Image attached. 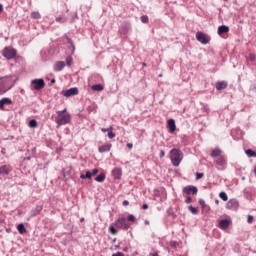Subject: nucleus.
<instances>
[{
    "label": "nucleus",
    "instance_id": "nucleus-43",
    "mask_svg": "<svg viewBox=\"0 0 256 256\" xmlns=\"http://www.w3.org/2000/svg\"><path fill=\"white\" fill-rule=\"evenodd\" d=\"M128 221H135V216L129 215L128 216Z\"/></svg>",
    "mask_w": 256,
    "mask_h": 256
},
{
    "label": "nucleus",
    "instance_id": "nucleus-31",
    "mask_svg": "<svg viewBox=\"0 0 256 256\" xmlns=\"http://www.w3.org/2000/svg\"><path fill=\"white\" fill-rule=\"evenodd\" d=\"M109 232L112 234V235H115L117 233V229H115V226L111 225L109 227Z\"/></svg>",
    "mask_w": 256,
    "mask_h": 256
},
{
    "label": "nucleus",
    "instance_id": "nucleus-9",
    "mask_svg": "<svg viewBox=\"0 0 256 256\" xmlns=\"http://www.w3.org/2000/svg\"><path fill=\"white\" fill-rule=\"evenodd\" d=\"M183 191H184V193H186V195H191V193H192V195H197L198 189H197V187L190 185V186L184 187Z\"/></svg>",
    "mask_w": 256,
    "mask_h": 256
},
{
    "label": "nucleus",
    "instance_id": "nucleus-59",
    "mask_svg": "<svg viewBox=\"0 0 256 256\" xmlns=\"http://www.w3.org/2000/svg\"><path fill=\"white\" fill-rule=\"evenodd\" d=\"M115 249H119V246H115Z\"/></svg>",
    "mask_w": 256,
    "mask_h": 256
},
{
    "label": "nucleus",
    "instance_id": "nucleus-38",
    "mask_svg": "<svg viewBox=\"0 0 256 256\" xmlns=\"http://www.w3.org/2000/svg\"><path fill=\"white\" fill-rule=\"evenodd\" d=\"M57 113H62V115H69V113H67V108L61 111H57Z\"/></svg>",
    "mask_w": 256,
    "mask_h": 256
},
{
    "label": "nucleus",
    "instance_id": "nucleus-3",
    "mask_svg": "<svg viewBox=\"0 0 256 256\" xmlns=\"http://www.w3.org/2000/svg\"><path fill=\"white\" fill-rule=\"evenodd\" d=\"M8 81H9V77L7 76L0 78V95L7 93V91L11 89V87L7 88Z\"/></svg>",
    "mask_w": 256,
    "mask_h": 256
},
{
    "label": "nucleus",
    "instance_id": "nucleus-57",
    "mask_svg": "<svg viewBox=\"0 0 256 256\" xmlns=\"http://www.w3.org/2000/svg\"><path fill=\"white\" fill-rule=\"evenodd\" d=\"M152 256H159L157 253H155V254H152Z\"/></svg>",
    "mask_w": 256,
    "mask_h": 256
},
{
    "label": "nucleus",
    "instance_id": "nucleus-51",
    "mask_svg": "<svg viewBox=\"0 0 256 256\" xmlns=\"http://www.w3.org/2000/svg\"><path fill=\"white\" fill-rule=\"evenodd\" d=\"M116 256H125L122 252L116 253Z\"/></svg>",
    "mask_w": 256,
    "mask_h": 256
},
{
    "label": "nucleus",
    "instance_id": "nucleus-21",
    "mask_svg": "<svg viewBox=\"0 0 256 256\" xmlns=\"http://www.w3.org/2000/svg\"><path fill=\"white\" fill-rule=\"evenodd\" d=\"M92 91H103L104 87L101 84H95L91 86Z\"/></svg>",
    "mask_w": 256,
    "mask_h": 256
},
{
    "label": "nucleus",
    "instance_id": "nucleus-54",
    "mask_svg": "<svg viewBox=\"0 0 256 256\" xmlns=\"http://www.w3.org/2000/svg\"><path fill=\"white\" fill-rule=\"evenodd\" d=\"M145 225H149V221L146 220V221H145Z\"/></svg>",
    "mask_w": 256,
    "mask_h": 256
},
{
    "label": "nucleus",
    "instance_id": "nucleus-36",
    "mask_svg": "<svg viewBox=\"0 0 256 256\" xmlns=\"http://www.w3.org/2000/svg\"><path fill=\"white\" fill-rule=\"evenodd\" d=\"M108 137H109V139H114L115 133H113V130H110V131L108 132Z\"/></svg>",
    "mask_w": 256,
    "mask_h": 256
},
{
    "label": "nucleus",
    "instance_id": "nucleus-46",
    "mask_svg": "<svg viewBox=\"0 0 256 256\" xmlns=\"http://www.w3.org/2000/svg\"><path fill=\"white\" fill-rule=\"evenodd\" d=\"M248 223H253V216L251 215L248 216Z\"/></svg>",
    "mask_w": 256,
    "mask_h": 256
},
{
    "label": "nucleus",
    "instance_id": "nucleus-6",
    "mask_svg": "<svg viewBox=\"0 0 256 256\" xmlns=\"http://www.w3.org/2000/svg\"><path fill=\"white\" fill-rule=\"evenodd\" d=\"M3 55L6 59H14L15 55H17V51L13 48L6 47L3 51Z\"/></svg>",
    "mask_w": 256,
    "mask_h": 256
},
{
    "label": "nucleus",
    "instance_id": "nucleus-13",
    "mask_svg": "<svg viewBox=\"0 0 256 256\" xmlns=\"http://www.w3.org/2000/svg\"><path fill=\"white\" fill-rule=\"evenodd\" d=\"M11 173V167L4 165L0 167V175H9Z\"/></svg>",
    "mask_w": 256,
    "mask_h": 256
},
{
    "label": "nucleus",
    "instance_id": "nucleus-24",
    "mask_svg": "<svg viewBox=\"0 0 256 256\" xmlns=\"http://www.w3.org/2000/svg\"><path fill=\"white\" fill-rule=\"evenodd\" d=\"M17 229H18V231H19V233H20L21 235H23V233H27V229H25V225H23V224H19V225L17 226Z\"/></svg>",
    "mask_w": 256,
    "mask_h": 256
},
{
    "label": "nucleus",
    "instance_id": "nucleus-12",
    "mask_svg": "<svg viewBox=\"0 0 256 256\" xmlns=\"http://www.w3.org/2000/svg\"><path fill=\"white\" fill-rule=\"evenodd\" d=\"M168 129L170 133H175V129H177V126L175 125V120L173 119L168 120Z\"/></svg>",
    "mask_w": 256,
    "mask_h": 256
},
{
    "label": "nucleus",
    "instance_id": "nucleus-25",
    "mask_svg": "<svg viewBox=\"0 0 256 256\" xmlns=\"http://www.w3.org/2000/svg\"><path fill=\"white\" fill-rule=\"evenodd\" d=\"M91 177H93V175L89 171H87L86 174L80 175V179H91Z\"/></svg>",
    "mask_w": 256,
    "mask_h": 256
},
{
    "label": "nucleus",
    "instance_id": "nucleus-62",
    "mask_svg": "<svg viewBox=\"0 0 256 256\" xmlns=\"http://www.w3.org/2000/svg\"><path fill=\"white\" fill-rule=\"evenodd\" d=\"M172 216H173V217H175V215H174V214H172Z\"/></svg>",
    "mask_w": 256,
    "mask_h": 256
},
{
    "label": "nucleus",
    "instance_id": "nucleus-26",
    "mask_svg": "<svg viewBox=\"0 0 256 256\" xmlns=\"http://www.w3.org/2000/svg\"><path fill=\"white\" fill-rule=\"evenodd\" d=\"M219 197L222 199V201H228L229 199V197H227V193L225 192H220Z\"/></svg>",
    "mask_w": 256,
    "mask_h": 256
},
{
    "label": "nucleus",
    "instance_id": "nucleus-52",
    "mask_svg": "<svg viewBox=\"0 0 256 256\" xmlns=\"http://www.w3.org/2000/svg\"><path fill=\"white\" fill-rule=\"evenodd\" d=\"M3 12V5L0 4V13Z\"/></svg>",
    "mask_w": 256,
    "mask_h": 256
},
{
    "label": "nucleus",
    "instance_id": "nucleus-23",
    "mask_svg": "<svg viewBox=\"0 0 256 256\" xmlns=\"http://www.w3.org/2000/svg\"><path fill=\"white\" fill-rule=\"evenodd\" d=\"M216 163L217 165H220V167H223V165H225V157L219 156Z\"/></svg>",
    "mask_w": 256,
    "mask_h": 256
},
{
    "label": "nucleus",
    "instance_id": "nucleus-33",
    "mask_svg": "<svg viewBox=\"0 0 256 256\" xmlns=\"http://www.w3.org/2000/svg\"><path fill=\"white\" fill-rule=\"evenodd\" d=\"M71 63H73V58L67 57L66 58V65H68V67H71Z\"/></svg>",
    "mask_w": 256,
    "mask_h": 256
},
{
    "label": "nucleus",
    "instance_id": "nucleus-60",
    "mask_svg": "<svg viewBox=\"0 0 256 256\" xmlns=\"http://www.w3.org/2000/svg\"><path fill=\"white\" fill-rule=\"evenodd\" d=\"M124 251H127V248H124Z\"/></svg>",
    "mask_w": 256,
    "mask_h": 256
},
{
    "label": "nucleus",
    "instance_id": "nucleus-7",
    "mask_svg": "<svg viewBox=\"0 0 256 256\" xmlns=\"http://www.w3.org/2000/svg\"><path fill=\"white\" fill-rule=\"evenodd\" d=\"M115 226L118 229H129V224L127 223V219L125 218H118L115 222Z\"/></svg>",
    "mask_w": 256,
    "mask_h": 256
},
{
    "label": "nucleus",
    "instance_id": "nucleus-18",
    "mask_svg": "<svg viewBox=\"0 0 256 256\" xmlns=\"http://www.w3.org/2000/svg\"><path fill=\"white\" fill-rule=\"evenodd\" d=\"M100 153H105L107 151H111V144H105L99 147Z\"/></svg>",
    "mask_w": 256,
    "mask_h": 256
},
{
    "label": "nucleus",
    "instance_id": "nucleus-55",
    "mask_svg": "<svg viewBox=\"0 0 256 256\" xmlns=\"http://www.w3.org/2000/svg\"><path fill=\"white\" fill-rule=\"evenodd\" d=\"M254 174H255V176H256V166H255V168H254Z\"/></svg>",
    "mask_w": 256,
    "mask_h": 256
},
{
    "label": "nucleus",
    "instance_id": "nucleus-19",
    "mask_svg": "<svg viewBox=\"0 0 256 256\" xmlns=\"http://www.w3.org/2000/svg\"><path fill=\"white\" fill-rule=\"evenodd\" d=\"M216 89L222 91V89H227V82H218L216 83Z\"/></svg>",
    "mask_w": 256,
    "mask_h": 256
},
{
    "label": "nucleus",
    "instance_id": "nucleus-35",
    "mask_svg": "<svg viewBox=\"0 0 256 256\" xmlns=\"http://www.w3.org/2000/svg\"><path fill=\"white\" fill-rule=\"evenodd\" d=\"M141 21H142V23H148V22H149V17H147V16H142V17H141Z\"/></svg>",
    "mask_w": 256,
    "mask_h": 256
},
{
    "label": "nucleus",
    "instance_id": "nucleus-37",
    "mask_svg": "<svg viewBox=\"0 0 256 256\" xmlns=\"http://www.w3.org/2000/svg\"><path fill=\"white\" fill-rule=\"evenodd\" d=\"M110 131H113V127H110L108 129L102 128V133H107V132H110Z\"/></svg>",
    "mask_w": 256,
    "mask_h": 256
},
{
    "label": "nucleus",
    "instance_id": "nucleus-47",
    "mask_svg": "<svg viewBox=\"0 0 256 256\" xmlns=\"http://www.w3.org/2000/svg\"><path fill=\"white\" fill-rule=\"evenodd\" d=\"M123 205H124V207H127V205H129V201L128 200H124L123 201Z\"/></svg>",
    "mask_w": 256,
    "mask_h": 256
},
{
    "label": "nucleus",
    "instance_id": "nucleus-58",
    "mask_svg": "<svg viewBox=\"0 0 256 256\" xmlns=\"http://www.w3.org/2000/svg\"><path fill=\"white\" fill-rule=\"evenodd\" d=\"M80 221H85V219L84 218H81V220Z\"/></svg>",
    "mask_w": 256,
    "mask_h": 256
},
{
    "label": "nucleus",
    "instance_id": "nucleus-14",
    "mask_svg": "<svg viewBox=\"0 0 256 256\" xmlns=\"http://www.w3.org/2000/svg\"><path fill=\"white\" fill-rule=\"evenodd\" d=\"M112 175L116 179H121V175H123V171L121 170V168H114L112 171Z\"/></svg>",
    "mask_w": 256,
    "mask_h": 256
},
{
    "label": "nucleus",
    "instance_id": "nucleus-30",
    "mask_svg": "<svg viewBox=\"0 0 256 256\" xmlns=\"http://www.w3.org/2000/svg\"><path fill=\"white\" fill-rule=\"evenodd\" d=\"M31 17L33 19H40L41 18V14H39V12H32L31 13Z\"/></svg>",
    "mask_w": 256,
    "mask_h": 256
},
{
    "label": "nucleus",
    "instance_id": "nucleus-16",
    "mask_svg": "<svg viewBox=\"0 0 256 256\" xmlns=\"http://www.w3.org/2000/svg\"><path fill=\"white\" fill-rule=\"evenodd\" d=\"M223 33H229V26L222 25L218 27V35H223Z\"/></svg>",
    "mask_w": 256,
    "mask_h": 256
},
{
    "label": "nucleus",
    "instance_id": "nucleus-39",
    "mask_svg": "<svg viewBox=\"0 0 256 256\" xmlns=\"http://www.w3.org/2000/svg\"><path fill=\"white\" fill-rule=\"evenodd\" d=\"M97 173H99V169L95 168L92 170V176L95 177V175H97Z\"/></svg>",
    "mask_w": 256,
    "mask_h": 256
},
{
    "label": "nucleus",
    "instance_id": "nucleus-4",
    "mask_svg": "<svg viewBox=\"0 0 256 256\" xmlns=\"http://www.w3.org/2000/svg\"><path fill=\"white\" fill-rule=\"evenodd\" d=\"M196 39L199 43H202V45H207V43L211 41V38L203 32H197Z\"/></svg>",
    "mask_w": 256,
    "mask_h": 256
},
{
    "label": "nucleus",
    "instance_id": "nucleus-34",
    "mask_svg": "<svg viewBox=\"0 0 256 256\" xmlns=\"http://www.w3.org/2000/svg\"><path fill=\"white\" fill-rule=\"evenodd\" d=\"M56 21H57L58 23H65L66 19H65L64 17L60 16V17H57V18H56Z\"/></svg>",
    "mask_w": 256,
    "mask_h": 256
},
{
    "label": "nucleus",
    "instance_id": "nucleus-15",
    "mask_svg": "<svg viewBox=\"0 0 256 256\" xmlns=\"http://www.w3.org/2000/svg\"><path fill=\"white\" fill-rule=\"evenodd\" d=\"M12 101L10 98H2L0 100V109H4L5 105H11Z\"/></svg>",
    "mask_w": 256,
    "mask_h": 256
},
{
    "label": "nucleus",
    "instance_id": "nucleus-17",
    "mask_svg": "<svg viewBox=\"0 0 256 256\" xmlns=\"http://www.w3.org/2000/svg\"><path fill=\"white\" fill-rule=\"evenodd\" d=\"M230 223H231V222H230L229 220L224 219V220H221V221L219 222V225H220L221 229H228Z\"/></svg>",
    "mask_w": 256,
    "mask_h": 256
},
{
    "label": "nucleus",
    "instance_id": "nucleus-32",
    "mask_svg": "<svg viewBox=\"0 0 256 256\" xmlns=\"http://www.w3.org/2000/svg\"><path fill=\"white\" fill-rule=\"evenodd\" d=\"M29 127H32V128L37 127V120H30Z\"/></svg>",
    "mask_w": 256,
    "mask_h": 256
},
{
    "label": "nucleus",
    "instance_id": "nucleus-41",
    "mask_svg": "<svg viewBox=\"0 0 256 256\" xmlns=\"http://www.w3.org/2000/svg\"><path fill=\"white\" fill-rule=\"evenodd\" d=\"M193 202V199L191 198V196H188L186 198V203H192Z\"/></svg>",
    "mask_w": 256,
    "mask_h": 256
},
{
    "label": "nucleus",
    "instance_id": "nucleus-8",
    "mask_svg": "<svg viewBox=\"0 0 256 256\" xmlns=\"http://www.w3.org/2000/svg\"><path fill=\"white\" fill-rule=\"evenodd\" d=\"M62 95L64 97H73V95H79V89L78 88H70L68 90H63Z\"/></svg>",
    "mask_w": 256,
    "mask_h": 256
},
{
    "label": "nucleus",
    "instance_id": "nucleus-20",
    "mask_svg": "<svg viewBox=\"0 0 256 256\" xmlns=\"http://www.w3.org/2000/svg\"><path fill=\"white\" fill-rule=\"evenodd\" d=\"M43 211V206H37L34 210L31 211L32 217H35V215H39Z\"/></svg>",
    "mask_w": 256,
    "mask_h": 256
},
{
    "label": "nucleus",
    "instance_id": "nucleus-1",
    "mask_svg": "<svg viewBox=\"0 0 256 256\" xmlns=\"http://www.w3.org/2000/svg\"><path fill=\"white\" fill-rule=\"evenodd\" d=\"M170 159L174 167H179L181 161H183V153L174 148L170 151Z\"/></svg>",
    "mask_w": 256,
    "mask_h": 256
},
{
    "label": "nucleus",
    "instance_id": "nucleus-56",
    "mask_svg": "<svg viewBox=\"0 0 256 256\" xmlns=\"http://www.w3.org/2000/svg\"><path fill=\"white\" fill-rule=\"evenodd\" d=\"M51 83H55V79H52V80H51Z\"/></svg>",
    "mask_w": 256,
    "mask_h": 256
},
{
    "label": "nucleus",
    "instance_id": "nucleus-61",
    "mask_svg": "<svg viewBox=\"0 0 256 256\" xmlns=\"http://www.w3.org/2000/svg\"><path fill=\"white\" fill-rule=\"evenodd\" d=\"M112 256H117V254H113Z\"/></svg>",
    "mask_w": 256,
    "mask_h": 256
},
{
    "label": "nucleus",
    "instance_id": "nucleus-50",
    "mask_svg": "<svg viewBox=\"0 0 256 256\" xmlns=\"http://www.w3.org/2000/svg\"><path fill=\"white\" fill-rule=\"evenodd\" d=\"M142 208H143V209H149V205L143 204Z\"/></svg>",
    "mask_w": 256,
    "mask_h": 256
},
{
    "label": "nucleus",
    "instance_id": "nucleus-49",
    "mask_svg": "<svg viewBox=\"0 0 256 256\" xmlns=\"http://www.w3.org/2000/svg\"><path fill=\"white\" fill-rule=\"evenodd\" d=\"M160 157H165V151L163 150L160 151Z\"/></svg>",
    "mask_w": 256,
    "mask_h": 256
},
{
    "label": "nucleus",
    "instance_id": "nucleus-53",
    "mask_svg": "<svg viewBox=\"0 0 256 256\" xmlns=\"http://www.w3.org/2000/svg\"><path fill=\"white\" fill-rule=\"evenodd\" d=\"M215 203H216V205H219V200H216Z\"/></svg>",
    "mask_w": 256,
    "mask_h": 256
},
{
    "label": "nucleus",
    "instance_id": "nucleus-42",
    "mask_svg": "<svg viewBox=\"0 0 256 256\" xmlns=\"http://www.w3.org/2000/svg\"><path fill=\"white\" fill-rule=\"evenodd\" d=\"M203 173H197L196 174V179H202Z\"/></svg>",
    "mask_w": 256,
    "mask_h": 256
},
{
    "label": "nucleus",
    "instance_id": "nucleus-44",
    "mask_svg": "<svg viewBox=\"0 0 256 256\" xmlns=\"http://www.w3.org/2000/svg\"><path fill=\"white\" fill-rule=\"evenodd\" d=\"M249 60H250V61H255V54H251V55L249 56Z\"/></svg>",
    "mask_w": 256,
    "mask_h": 256
},
{
    "label": "nucleus",
    "instance_id": "nucleus-48",
    "mask_svg": "<svg viewBox=\"0 0 256 256\" xmlns=\"http://www.w3.org/2000/svg\"><path fill=\"white\" fill-rule=\"evenodd\" d=\"M127 147H128V149H133V144L132 143H128Z\"/></svg>",
    "mask_w": 256,
    "mask_h": 256
},
{
    "label": "nucleus",
    "instance_id": "nucleus-29",
    "mask_svg": "<svg viewBox=\"0 0 256 256\" xmlns=\"http://www.w3.org/2000/svg\"><path fill=\"white\" fill-rule=\"evenodd\" d=\"M188 209L193 213V215H197V213H199V210L193 206H189Z\"/></svg>",
    "mask_w": 256,
    "mask_h": 256
},
{
    "label": "nucleus",
    "instance_id": "nucleus-2",
    "mask_svg": "<svg viewBox=\"0 0 256 256\" xmlns=\"http://www.w3.org/2000/svg\"><path fill=\"white\" fill-rule=\"evenodd\" d=\"M57 117L55 122L57 123V125L59 127H61V125H67V123L71 122V114H63V112H57Z\"/></svg>",
    "mask_w": 256,
    "mask_h": 256
},
{
    "label": "nucleus",
    "instance_id": "nucleus-40",
    "mask_svg": "<svg viewBox=\"0 0 256 256\" xmlns=\"http://www.w3.org/2000/svg\"><path fill=\"white\" fill-rule=\"evenodd\" d=\"M177 241H171L170 242V247H173V248H175V247H177Z\"/></svg>",
    "mask_w": 256,
    "mask_h": 256
},
{
    "label": "nucleus",
    "instance_id": "nucleus-28",
    "mask_svg": "<svg viewBox=\"0 0 256 256\" xmlns=\"http://www.w3.org/2000/svg\"><path fill=\"white\" fill-rule=\"evenodd\" d=\"M246 155H248L249 157H256V152L251 149H248L246 150Z\"/></svg>",
    "mask_w": 256,
    "mask_h": 256
},
{
    "label": "nucleus",
    "instance_id": "nucleus-10",
    "mask_svg": "<svg viewBox=\"0 0 256 256\" xmlns=\"http://www.w3.org/2000/svg\"><path fill=\"white\" fill-rule=\"evenodd\" d=\"M227 209H237L239 202L236 199H231L226 204Z\"/></svg>",
    "mask_w": 256,
    "mask_h": 256
},
{
    "label": "nucleus",
    "instance_id": "nucleus-11",
    "mask_svg": "<svg viewBox=\"0 0 256 256\" xmlns=\"http://www.w3.org/2000/svg\"><path fill=\"white\" fill-rule=\"evenodd\" d=\"M65 68V62L63 61H58L54 64V71H63Z\"/></svg>",
    "mask_w": 256,
    "mask_h": 256
},
{
    "label": "nucleus",
    "instance_id": "nucleus-22",
    "mask_svg": "<svg viewBox=\"0 0 256 256\" xmlns=\"http://www.w3.org/2000/svg\"><path fill=\"white\" fill-rule=\"evenodd\" d=\"M95 181H97L98 183H103V181H105V173L99 174V175L95 178Z\"/></svg>",
    "mask_w": 256,
    "mask_h": 256
},
{
    "label": "nucleus",
    "instance_id": "nucleus-45",
    "mask_svg": "<svg viewBox=\"0 0 256 256\" xmlns=\"http://www.w3.org/2000/svg\"><path fill=\"white\" fill-rule=\"evenodd\" d=\"M199 203H200V205H201L202 207H205V200L200 199V200H199Z\"/></svg>",
    "mask_w": 256,
    "mask_h": 256
},
{
    "label": "nucleus",
    "instance_id": "nucleus-27",
    "mask_svg": "<svg viewBox=\"0 0 256 256\" xmlns=\"http://www.w3.org/2000/svg\"><path fill=\"white\" fill-rule=\"evenodd\" d=\"M212 157H219V155H221V150L220 149H214L212 151Z\"/></svg>",
    "mask_w": 256,
    "mask_h": 256
},
{
    "label": "nucleus",
    "instance_id": "nucleus-5",
    "mask_svg": "<svg viewBox=\"0 0 256 256\" xmlns=\"http://www.w3.org/2000/svg\"><path fill=\"white\" fill-rule=\"evenodd\" d=\"M31 85H33V89H35V91H41V89H43V87H45V80L34 79L31 81Z\"/></svg>",
    "mask_w": 256,
    "mask_h": 256
}]
</instances>
